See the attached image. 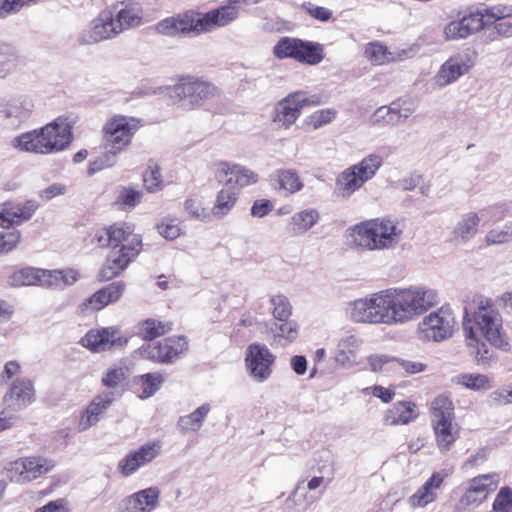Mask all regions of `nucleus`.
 Returning a JSON list of instances; mask_svg holds the SVG:
<instances>
[{"label":"nucleus","instance_id":"obj_60","mask_svg":"<svg viewBox=\"0 0 512 512\" xmlns=\"http://www.w3.org/2000/svg\"><path fill=\"white\" fill-rule=\"evenodd\" d=\"M302 8L309 16L321 22H327L332 17L331 10L326 7L317 6L311 2L303 3Z\"/></svg>","mask_w":512,"mask_h":512},{"label":"nucleus","instance_id":"obj_16","mask_svg":"<svg viewBox=\"0 0 512 512\" xmlns=\"http://www.w3.org/2000/svg\"><path fill=\"white\" fill-rule=\"evenodd\" d=\"M163 443L159 439L149 440L130 451L118 464V469L125 477L133 475L139 469L149 465L162 453Z\"/></svg>","mask_w":512,"mask_h":512},{"label":"nucleus","instance_id":"obj_14","mask_svg":"<svg viewBox=\"0 0 512 512\" xmlns=\"http://www.w3.org/2000/svg\"><path fill=\"white\" fill-rule=\"evenodd\" d=\"M455 327L456 320L452 310L443 306L423 319L421 333L427 340L440 342L450 338Z\"/></svg>","mask_w":512,"mask_h":512},{"label":"nucleus","instance_id":"obj_50","mask_svg":"<svg viewBox=\"0 0 512 512\" xmlns=\"http://www.w3.org/2000/svg\"><path fill=\"white\" fill-rule=\"evenodd\" d=\"M281 324H275V328H272L274 332V338H282L289 343L294 342L299 334V325L295 321H281Z\"/></svg>","mask_w":512,"mask_h":512},{"label":"nucleus","instance_id":"obj_26","mask_svg":"<svg viewBox=\"0 0 512 512\" xmlns=\"http://www.w3.org/2000/svg\"><path fill=\"white\" fill-rule=\"evenodd\" d=\"M3 400L6 408L11 411L18 412L25 409L35 400L33 383L27 379L15 381Z\"/></svg>","mask_w":512,"mask_h":512},{"label":"nucleus","instance_id":"obj_39","mask_svg":"<svg viewBox=\"0 0 512 512\" xmlns=\"http://www.w3.org/2000/svg\"><path fill=\"white\" fill-rule=\"evenodd\" d=\"M319 220L320 213L317 209H304L292 215L290 225L294 233L303 234L316 225Z\"/></svg>","mask_w":512,"mask_h":512},{"label":"nucleus","instance_id":"obj_49","mask_svg":"<svg viewBox=\"0 0 512 512\" xmlns=\"http://www.w3.org/2000/svg\"><path fill=\"white\" fill-rule=\"evenodd\" d=\"M273 305L272 315L278 321H286L292 315V306L284 295H275L270 298Z\"/></svg>","mask_w":512,"mask_h":512},{"label":"nucleus","instance_id":"obj_13","mask_svg":"<svg viewBox=\"0 0 512 512\" xmlns=\"http://www.w3.org/2000/svg\"><path fill=\"white\" fill-rule=\"evenodd\" d=\"M55 462L44 456L21 457L6 465L12 481L20 484L29 483L50 472Z\"/></svg>","mask_w":512,"mask_h":512},{"label":"nucleus","instance_id":"obj_10","mask_svg":"<svg viewBox=\"0 0 512 512\" xmlns=\"http://www.w3.org/2000/svg\"><path fill=\"white\" fill-rule=\"evenodd\" d=\"M174 94L192 108H198L220 96L219 88L202 77L187 75L173 86Z\"/></svg>","mask_w":512,"mask_h":512},{"label":"nucleus","instance_id":"obj_38","mask_svg":"<svg viewBox=\"0 0 512 512\" xmlns=\"http://www.w3.org/2000/svg\"><path fill=\"white\" fill-rule=\"evenodd\" d=\"M468 67L458 58H449L440 68L436 75L437 83L440 86L448 85L462 76Z\"/></svg>","mask_w":512,"mask_h":512},{"label":"nucleus","instance_id":"obj_44","mask_svg":"<svg viewBox=\"0 0 512 512\" xmlns=\"http://www.w3.org/2000/svg\"><path fill=\"white\" fill-rule=\"evenodd\" d=\"M479 224L480 218L478 214L475 212L468 213L458 223L455 234L462 240H469L477 233Z\"/></svg>","mask_w":512,"mask_h":512},{"label":"nucleus","instance_id":"obj_56","mask_svg":"<svg viewBox=\"0 0 512 512\" xmlns=\"http://www.w3.org/2000/svg\"><path fill=\"white\" fill-rule=\"evenodd\" d=\"M493 512H512V490L503 487L493 502Z\"/></svg>","mask_w":512,"mask_h":512},{"label":"nucleus","instance_id":"obj_5","mask_svg":"<svg viewBox=\"0 0 512 512\" xmlns=\"http://www.w3.org/2000/svg\"><path fill=\"white\" fill-rule=\"evenodd\" d=\"M393 323H402L422 314L434 304V294L422 289H387Z\"/></svg>","mask_w":512,"mask_h":512},{"label":"nucleus","instance_id":"obj_51","mask_svg":"<svg viewBox=\"0 0 512 512\" xmlns=\"http://www.w3.org/2000/svg\"><path fill=\"white\" fill-rule=\"evenodd\" d=\"M336 110L333 108L320 109L307 117L305 123L312 129H318L330 123L336 117Z\"/></svg>","mask_w":512,"mask_h":512},{"label":"nucleus","instance_id":"obj_64","mask_svg":"<svg viewBox=\"0 0 512 512\" xmlns=\"http://www.w3.org/2000/svg\"><path fill=\"white\" fill-rule=\"evenodd\" d=\"M273 210V204L268 199L255 200L251 207V215L254 217L262 218L268 215Z\"/></svg>","mask_w":512,"mask_h":512},{"label":"nucleus","instance_id":"obj_34","mask_svg":"<svg viewBox=\"0 0 512 512\" xmlns=\"http://www.w3.org/2000/svg\"><path fill=\"white\" fill-rule=\"evenodd\" d=\"M324 57L325 52L322 44L300 39L295 59L297 62L313 66L322 62Z\"/></svg>","mask_w":512,"mask_h":512},{"label":"nucleus","instance_id":"obj_62","mask_svg":"<svg viewBox=\"0 0 512 512\" xmlns=\"http://www.w3.org/2000/svg\"><path fill=\"white\" fill-rule=\"evenodd\" d=\"M161 345H164L166 352H184L188 349V341L184 336L167 337Z\"/></svg>","mask_w":512,"mask_h":512},{"label":"nucleus","instance_id":"obj_12","mask_svg":"<svg viewBox=\"0 0 512 512\" xmlns=\"http://www.w3.org/2000/svg\"><path fill=\"white\" fill-rule=\"evenodd\" d=\"M500 482L497 473L481 474L464 483V493L456 504L458 511L477 507L485 501L498 487Z\"/></svg>","mask_w":512,"mask_h":512},{"label":"nucleus","instance_id":"obj_19","mask_svg":"<svg viewBox=\"0 0 512 512\" xmlns=\"http://www.w3.org/2000/svg\"><path fill=\"white\" fill-rule=\"evenodd\" d=\"M338 368L367 370L363 354H315L310 377L317 372L327 373Z\"/></svg>","mask_w":512,"mask_h":512},{"label":"nucleus","instance_id":"obj_31","mask_svg":"<svg viewBox=\"0 0 512 512\" xmlns=\"http://www.w3.org/2000/svg\"><path fill=\"white\" fill-rule=\"evenodd\" d=\"M405 52L395 53L380 41H372L365 45L364 56L373 65L382 66L402 59Z\"/></svg>","mask_w":512,"mask_h":512},{"label":"nucleus","instance_id":"obj_37","mask_svg":"<svg viewBox=\"0 0 512 512\" xmlns=\"http://www.w3.org/2000/svg\"><path fill=\"white\" fill-rule=\"evenodd\" d=\"M210 412V405L203 404L188 415L181 416L177 421V427L182 434L198 432L205 418Z\"/></svg>","mask_w":512,"mask_h":512},{"label":"nucleus","instance_id":"obj_24","mask_svg":"<svg viewBox=\"0 0 512 512\" xmlns=\"http://www.w3.org/2000/svg\"><path fill=\"white\" fill-rule=\"evenodd\" d=\"M116 396L113 391H104L94 396L80 417L78 430L83 432L95 426L111 407Z\"/></svg>","mask_w":512,"mask_h":512},{"label":"nucleus","instance_id":"obj_7","mask_svg":"<svg viewBox=\"0 0 512 512\" xmlns=\"http://www.w3.org/2000/svg\"><path fill=\"white\" fill-rule=\"evenodd\" d=\"M453 420L454 407L452 401L443 395L436 397L431 403V423L441 452L450 450L458 438V428Z\"/></svg>","mask_w":512,"mask_h":512},{"label":"nucleus","instance_id":"obj_20","mask_svg":"<svg viewBox=\"0 0 512 512\" xmlns=\"http://www.w3.org/2000/svg\"><path fill=\"white\" fill-rule=\"evenodd\" d=\"M39 208L36 200L6 201L0 204V228L10 229L29 221Z\"/></svg>","mask_w":512,"mask_h":512},{"label":"nucleus","instance_id":"obj_43","mask_svg":"<svg viewBox=\"0 0 512 512\" xmlns=\"http://www.w3.org/2000/svg\"><path fill=\"white\" fill-rule=\"evenodd\" d=\"M300 38L281 37L273 47V55L277 59H296Z\"/></svg>","mask_w":512,"mask_h":512},{"label":"nucleus","instance_id":"obj_42","mask_svg":"<svg viewBox=\"0 0 512 512\" xmlns=\"http://www.w3.org/2000/svg\"><path fill=\"white\" fill-rule=\"evenodd\" d=\"M163 378L158 373H147L138 377L137 384L141 392L139 398L147 399L152 397L161 387Z\"/></svg>","mask_w":512,"mask_h":512},{"label":"nucleus","instance_id":"obj_33","mask_svg":"<svg viewBox=\"0 0 512 512\" xmlns=\"http://www.w3.org/2000/svg\"><path fill=\"white\" fill-rule=\"evenodd\" d=\"M273 361V354H247L245 360L247 371L258 382H263L269 377Z\"/></svg>","mask_w":512,"mask_h":512},{"label":"nucleus","instance_id":"obj_17","mask_svg":"<svg viewBox=\"0 0 512 512\" xmlns=\"http://www.w3.org/2000/svg\"><path fill=\"white\" fill-rule=\"evenodd\" d=\"M213 175L218 183L237 187L238 189L255 185L259 181V175L255 171L227 161L215 163Z\"/></svg>","mask_w":512,"mask_h":512},{"label":"nucleus","instance_id":"obj_40","mask_svg":"<svg viewBox=\"0 0 512 512\" xmlns=\"http://www.w3.org/2000/svg\"><path fill=\"white\" fill-rule=\"evenodd\" d=\"M238 197V192L233 190L230 186L229 188H222L217 193L216 200L212 208V213L215 216L227 215L234 208Z\"/></svg>","mask_w":512,"mask_h":512},{"label":"nucleus","instance_id":"obj_15","mask_svg":"<svg viewBox=\"0 0 512 512\" xmlns=\"http://www.w3.org/2000/svg\"><path fill=\"white\" fill-rule=\"evenodd\" d=\"M129 337L118 326L98 327L87 331L81 345L89 350L121 349L126 346Z\"/></svg>","mask_w":512,"mask_h":512},{"label":"nucleus","instance_id":"obj_52","mask_svg":"<svg viewBox=\"0 0 512 512\" xmlns=\"http://www.w3.org/2000/svg\"><path fill=\"white\" fill-rule=\"evenodd\" d=\"M456 382L472 390L489 387L488 377L481 374H461L456 377Z\"/></svg>","mask_w":512,"mask_h":512},{"label":"nucleus","instance_id":"obj_22","mask_svg":"<svg viewBox=\"0 0 512 512\" xmlns=\"http://www.w3.org/2000/svg\"><path fill=\"white\" fill-rule=\"evenodd\" d=\"M512 18L511 5H495L483 10L471 12L461 19L463 20L469 35L479 32L485 26H490L499 20Z\"/></svg>","mask_w":512,"mask_h":512},{"label":"nucleus","instance_id":"obj_32","mask_svg":"<svg viewBox=\"0 0 512 512\" xmlns=\"http://www.w3.org/2000/svg\"><path fill=\"white\" fill-rule=\"evenodd\" d=\"M79 278V272L72 268L55 270L42 269V286L48 288L62 289L73 285Z\"/></svg>","mask_w":512,"mask_h":512},{"label":"nucleus","instance_id":"obj_46","mask_svg":"<svg viewBox=\"0 0 512 512\" xmlns=\"http://www.w3.org/2000/svg\"><path fill=\"white\" fill-rule=\"evenodd\" d=\"M143 185L148 192H158L163 188V179L160 167L156 163H150L143 173Z\"/></svg>","mask_w":512,"mask_h":512},{"label":"nucleus","instance_id":"obj_45","mask_svg":"<svg viewBox=\"0 0 512 512\" xmlns=\"http://www.w3.org/2000/svg\"><path fill=\"white\" fill-rule=\"evenodd\" d=\"M276 176L279 188L290 194L300 191L303 187V183L295 171L278 170Z\"/></svg>","mask_w":512,"mask_h":512},{"label":"nucleus","instance_id":"obj_57","mask_svg":"<svg viewBox=\"0 0 512 512\" xmlns=\"http://www.w3.org/2000/svg\"><path fill=\"white\" fill-rule=\"evenodd\" d=\"M39 0H3L0 3V18L19 12L23 7L37 3Z\"/></svg>","mask_w":512,"mask_h":512},{"label":"nucleus","instance_id":"obj_35","mask_svg":"<svg viewBox=\"0 0 512 512\" xmlns=\"http://www.w3.org/2000/svg\"><path fill=\"white\" fill-rule=\"evenodd\" d=\"M417 417L415 405L410 402H398L389 409L384 417L387 425L408 424Z\"/></svg>","mask_w":512,"mask_h":512},{"label":"nucleus","instance_id":"obj_63","mask_svg":"<svg viewBox=\"0 0 512 512\" xmlns=\"http://www.w3.org/2000/svg\"><path fill=\"white\" fill-rule=\"evenodd\" d=\"M424 369L425 365L421 362L401 360L398 358H395V364L393 365V371L400 372L403 370L410 374L419 373Z\"/></svg>","mask_w":512,"mask_h":512},{"label":"nucleus","instance_id":"obj_28","mask_svg":"<svg viewBox=\"0 0 512 512\" xmlns=\"http://www.w3.org/2000/svg\"><path fill=\"white\" fill-rule=\"evenodd\" d=\"M413 112L407 101L397 100L389 106L378 108L373 114V122L382 125H393L408 118Z\"/></svg>","mask_w":512,"mask_h":512},{"label":"nucleus","instance_id":"obj_36","mask_svg":"<svg viewBox=\"0 0 512 512\" xmlns=\"http://www.w3.org/2000/svg\"><path fill=\"white\" fill-rule=\"evenodd\" d=\"M173 323L170 321H160L154 318L142 320L137 325V334L144 340H154L172 330Z\"/></svg>","mask_w":512,"mask_h":512},{"label":"nucleus","instance_id":"obj_25","mask_svg":"<svg viewBox=\"0 0 512 512\" xmlns=\"http://www.w3.org/2000/svg\"><path fill=\"white\" fill-rule=\"evenodd\" d=\"M72 128L73 122L66 117H58L44 126L51 153L62 151L70 145L73 139Z\"/></svg>","mask_w":512,"mask_h":512},{"label":"nucleus","instance_id":"obj_6","mask_svg":"<svg viewBox=\"0 0 512 512\" xmlns=\"http://www.w3.org/2000/svg\"><path fill=\"white\" fill-rule=\"evenodd\" d=\"M143 125L142 119L123 114L108 118L102 126V144L107 154L116 156L126 150Z\"/></svg>","mask_w":512,"mask_h":512},{"label":"nucleus","instance_id":"obj_41","mask_svg":"<svg viewBox=\"0 0 512 512\" xmlns=\"http://www.w3.org/2000/svg\"><path fill=\"white\" fill-rule=\"evenodd\" d=\"M10 281L14 286H42V269L34 267L19 269L13 272Z\"/></svg>","mask_w":512,"mask_h":512},{"label":"nucleus","instance_id":"obj_29","mask_svg":"<svg viewBox=\"0 0 512 512\" xmlns=\"http://www.w3.org/2000/svg\"><path fill=\"white\" fill-rule=\"evenodd\" d=\"M447 472H435L431 477L409 498V504L412 507H424L432 503L437 496L436 491L440 488Z\"/></svg>","mask_w":512,"mask_h":512},{"label":"nucleus","instance_id":"obj_8","mask_svg":"<svg viewBox=\"0 0 512 512\" xmlns=\"http://www.w3.org/2000/svg\"><path fill=\"white\" fill-rule=\"evenodd\" d=\"M383 165V158L379 154H369L358 164L352 165L339 174L336 179V192L349 197L364 183L372 179Z\"/></svg>","mask_w":512,"mask_h":512},{"label":"nucleus","instance_id":"obj_61","mask_svg":"<svg viewBox=\"0 0 512 512\" xmlns=\"http://www.w3.org/2000/svg\"><path fill=\"white\" fill-rule=\"evenodd\" d=\"M142 192L130 187H124L118 196V202L129 208L135 207L140 203Z\"/></svg>","mask_w":512,"mask_h":512},{"label":"nucleus","instance_id":"obj_58","mask_svg":"<svg viewBox=\"0 0 512 512\" xmlns=\"http://www.w3.org/2000/svg\"><path fill=\"white\" fill-rule=\"evenodd\" d=\"M158 233L167 240H175L181 235V228L175 219H165L157 224Z\"/></svg>","mask_w":512,"mask_h":512},{"label":"nucleus","instance_id":"obj_30","mask_svg":"<svg viewBox=\"0 0 512 512\" xmlns=\"http://www.w3.org/2000/svg\"><path fill=\"white\" fill-rule=\"evenodd\" d=\"M14 146L21 151L51 154L50 142H48L44 127L18 136L14 141Z\"/></svg>","mask_w":512,"mask_h":512},{"label":"nucleus","instance_id":"obj_9","mask_svg":"<svg viewBox=\"0 0 512 512\" xmlns=\"http://www.w3.org/2000/svg\"><path fill=\"white\" fill-rule=\"evenodd\" d=\"M350 314L351 318L359 323L393 324L387 289L355 300L351 305Z\"/></svg>","mask_w":512,"mask_h":512},{"label":"nucleus","instance_id":"obj_53","mask_svg":"<svg viewBox=\"0 0 512 512\" xmlns=\"http://www.w3.org/2000/svg\"><path fill=\"white\" fill-rule=\"evenodd\" d=\"M22 235L19 230L0 232V255L13 251L21 242Z\"/></svg>","mask_w":512,"mask_h":512},{"label":"nucleus","instance_id":"obj_48","mask_svg":"<svg viewBox=\"0 0 512 512\" xmlns=\"http://www.w3.org/2000/svg\"><path fill=\"white\" fill-rule=\"evenodd\" d=\"M364 361L367 365V369L373 372L393 370L395 364V357H389L385 354H369L364 355Z\"/></svg>","mask_w":512,"mask_h":512},{"label":"nucleus","instance_id":"obj_21","mask_svg":"<svg viewBox=\"0 0 512 512\" xmlns=\"http://www.w3.org/2000/svg\"><path fill=\"white\" fill-rule=\"evenodd\" d=\"M125 285L123 282H112L94 292L78 305V313L88 315L99 312L110 304L117 302L123 295Z\"/></svg>","mask_w":512,"mask_h":512},{"label":"nucleus","instance_id":"obj_2","mask_svg":"<svg viewBox=\"0 0 512 512\" xmlns=\"http://www.w3.org/2000/svg\"><path fill=\"white\" fill-rule=\"evenodd\" d=\"M474 310L463 317L462 330L467 347L476 352H487L482 336L496 349L508 351L510 344L502 328V318L490 298L478 297L473 300Z\"/></svg>","mask_w":512,"mask_h":512},{"label":"nucleus","instance_id":"obj_18","mask_svg":"<svg viewBox=\"0 0 512 512\" xmlns=\"http://www.w3.org/2000/svg\"><path fill=\"white\" fill-rule=\"evenodd\" d=\"M199 22L200 12L187 10L159 21L155 26V30L157 33L165 36L187 35L191 33L200 35L202 31H200Z\"/></svg>","mask_w":512,"mask_h":512},{"label":"nucleus","instance_id":"obj_11","mask_svg":"<svg viewBox=\"0 0 512 512\" xmlns=\"http://www.w3.org/2000/svg\"><path fill=\"white\" fill-rule=\"evenodd\" d=\"M320 103L318 97H308L303 91L292 92L275 104L272 122L279 129L287 130L299 119L304 107L317 106Z\"/></svg>","mask_w":512,"mask_h":512},{"label":"nucleus","instance_id":"obj_4","mask_svg":"<svg viewBox=\"0 0 512 512\" xmlns=\"http://www.w3.org/2000/svg\"><path fill=\"white\" fill-rule=\"evenodd\" d=\"M402 235L399 223L389 217L365 220L351 229L354 244L367 251L392 249L400 243Z\"/></svg>","mask_w":512,"mask_h":512},{"label":"nucleus","instance_id":"obj_47","mask_svg":"<svg viewBox=\"0 0 512 512\" xmlns=\"http://www.w3.org/2000/svg\"><path fill=\"white\" fill-rule=\"evenodd\" d=\"M512 240V221L507 223L503 229L494 228L487 232L484 238L486 247L508 243Z\"/></svg>","mask_w":512,"mask_h":512},{"label":"nucleus","instance_id":"obj_54","mask_svg":"<svg viewBox=\"0 0 512 512\" xmlns=\"http://www.w3.org/2000/svg\"><path fill=\"white\" fill-rule=\"evenodd\" d=\"M443 33L447 41L463 39L470 36L462 19L449 22L445 26Z\"/></svg>","mask_w":512,"mask_h":512},{"label":"nucleus","instance_id":"obj_3","mask_svg":"<svg viewBox=\"0 0 512 512\" xmlns=\"http://www.w3.org/2000/svg\"><path fill=\"white\" fill-rule=\"evenodd\" d=\"M143 21L142 8L133 1H122L113 11H103L92 21L81 36L84 44H95L113 39L121 33L138 27Z\"/></svg>","mask_w":512,"mask_h":512},{"label":"nucleus","instance_id":"obj_55","mask_svg":"<svg viewBox=\"0 0 512 512\" xmlns=\"http://www.w3.org/2000/svg\"><path fill=\"white\" fill-rule=\"evenodd\" d=\"M287 505L294 512H307L310 503L306 499V494L298 484L292 495L287 499Z\"/></svg>","mask_w":512,"mask_h":512},{"label":"nucleus","instance_id":"obj_59","mask_svg":"<svg viewBox=\"0 0 512 512\" xmlns=\"http://www.w3.org/2000/svg\"><path fill=\"white\" fill-rule=\"evenodd\" d=\"M126 379L125 370L121 367L109 369L102 377V383L108 388L119 387Z\"/></svg>","mask_w":512,"mask_h":512},{"label":"nucleus","instance_id":"obj_23","mask_svg":"<svg viewBox=\"0 0 512 512\" xmlns=\"http://www.w3.org/2000/svg\"><path fill=\"white\" fill-rule=\"evenodd\" d=\"M161 491L152 486L139 490L120 502V512H153L159 505Z\"/></svg>","mask_w":512,"mask_h":512},{"label":"nucleus","instance_id":"obj_1","mask_svg":"<svg viewBox=\"0 0 512 512\" xmlns=\"http://www.w3.org/2000/svg\"><path fill=\"white\" fill-rule=\"evenodd\" d=\"M92 241L109 253L99 270L100 281H109L121 275L143 251L142 234L128 221H116L95 230Z\"/></svg>","mask_w":512,"mask_h":512},{"label":"nucleus","instance_id":"obj_27","mask_svg":"<svg viewBox=\"0 0 512 512\" xmlns=\"http://www.w3.org/2000/svg\"><path fill=\"white\" fill-rule=\"evenodd\" d=\"M238 9L233 5H223L206 13L200 12V31L209 33L231 24L238 17Z\"/></svg>","mask_w":512,"mask_h":512}]
</instances>
